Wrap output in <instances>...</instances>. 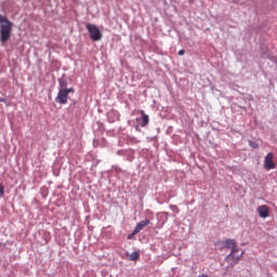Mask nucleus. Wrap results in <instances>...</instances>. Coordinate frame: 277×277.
I'll use <instances>...</instances> for the list:
<instances>
[{"instance_id": "nucleus-1", "label": "nucleus", "mask_w": 277, "mask_h": 277, "mask_svg": "<svg viewBox=\"0 0 277 277\" xmlns=\"http://www.w3.org/2000/svg\"><path fill=\"white\" fill-rule=\"evenodd\" d=\"M13 24L6 16L0 14V42L5 44L12 38Z\"/></svg>"}, {"instance_id": "nucleus-2", "label": "nucleus", "mask_w": 277, "mask_h": 277, "mask_svg": "<svg viewBox=\"0 0 277 277\" xmlns=\"http://www.w3.org/2000/svg\"><path fill=\"white\" fill-rule=\"evenodd\" d=\"M225 248L232 250L230 253L226 256V262L230 263V265H237V263H239V261H241V258L243 256V251L235 256V254L239 252V248H237V242L234 239L225 240Z\"/></svg>"}, {"instance_id": "nucleus-3", "label": "nucleus", "mask_w": 277, "mask_h": 277, "mask_svg": "<svg viewBox=\"0 0 277 277\" xmlns=\"http://www.w3.org/2000/svg\"><path fill=\"white\" fill-rule=\"evenodd\" d=\"M70 92H75V89H67L66 85L61 82L57 96L55 97V103L66 105V103H68V94Z\"/></svg>"}, {"instance_id": "nucleus-4", "label": "nucleus", "mask_w": 277, "mask_h": 277, "mask_svg": "<svg viewBox=\"0 0 277 277\" xmlns=\"http://www.w3.org/2000/svg\"><path fill=\"white\" fill-rule=\"evenodd\" d=\"M87 30L90 34V38L91 40H93V42H98V40L103 39V32H101V29L97 28L96 25L93 24H87Z\"/></svg>"}, {"instance_id": "nucleus-5", "label": "nucleus", "mask_w": 277, "mask_h": 277, "mask_svg": "<svg viewBox=\"0 0 277 277\" xmlns=\"http://www.w3.org/2000/svg\"><path fill=\"white\" fill-rule=\"evenodd\" d=\"M264 168L265 170H274L276 168V163L274 162V153L266 155L264 159Z\"/></svg>"}, {"instance_id": "nucleus-6", "label": "nucleus", "mask_w": 277, "mask_h": 277, "mask_svg": "<svg viewBox=\"0 0 277 277\" xmlns=\"http://www.w3.org/2000/svg\"><path fill=\"white\" fill-rule=\"evenodd\" d=\"M148 224H150V221H148V220L138 222L136 224L134 230L132 232V235H137L141 230H144V228H146V226H148Z\"/></svg>"}, {"instance_id": "nucleus-7", "label": "nucleus", "mask_w": 277, "mask_h": 277, "mask_svg": "<svg viewBox=\"0 0 277 277\" xmlns=\"http://www.w3.org/2000/svg\"><path fill=\"white\" fill-rule=\"evenodd\" d=\"M258 213L260 217H269V208L267 206L258 207Z\"/></svg>"}, {"instance_id": "nucleus-8", "label": "nucleus", "mask_w": 277, "mask_h": 277, "mask_svg": "<svg viewBox=\"0 0 277 277\" xmlns=\"http://www.w3.org/2000/svg\"><path fill=\"white\" fill-rule=\"evenodd\" d=\"M141 119H137V122H140L141 127H146L148 124V122H150V119L148 117V115H146V113H144V110H141Z\"/></svg>"}, {"instance_id": "nucleus-9", "label": "nucleus", "mask_w": 277, "mask_h": 277, "mask_svg": "<svg viewBox=\"0 0 277 277\" xmlns=\"http://www.w3.org/2000/svg\"><path fill=\"white\" fill-rule=\"evenodd\" d=\"M129 261H140V251H134L130 254Z\"/></svg>"}, {"instance_id": "nucleus-10", "label": "nucleus", "mask_w": 277, "mask_h": 277, "mask_svg": "<svg viewBox=\"0 0 277 277\" xmlns=\"http://www.w3.org/2000/svg\"><path fill=\"white\" fill-rule=\"evenodd\" d=\"M249 146H251V148H259V143L249 141Z\"/></svg>"}, {"instance_id": "nucleus-11", "label": "nucleus", "mask_w": 277, "mask_h": 277, "mask_svg": "<svg viewBox=\"0 0 277 277\" xmlns=\"http://www.w3.org/2000/svg\"><path fill=\"white\" fill-rule=\"evenodd\" d=\"M3 194H5V188L3 185H0V195L3 196Z\"/></svg>"}, {"instance_id": "nucleus-12", "label": "nucleus", "mask_w": 277, "mask_h": 277, "mask_svg": "<svg viewBox=\"0 0 277 277\" xmlns=\"http://www.w3.org/2000/svg\"><path fill=\"white\" fill-rule=\"evenodd\" d=\"M179 55H185V50H180Z\"/></svg>"}, {"instance_id": "nucleus-13", "label": "nucleus", "mask_w": 277, "mask_h": 277, "mask_svg": "<svg viewBox=\"0 0 277 277\" xmlns=\"http://www.w3.org/2000/svg\"><path fill=\"white\" fill-rule=\"evenodd\" d=\"M135 235H133V234H130L129 236H128V239H131L132 237H134Z\"/></svg>"}, {"instance_id": "nucleus-14", "label": "nucleus", "mask_w": 277, "mask_h": 277, "mask_svg": "<svg viewBox=\"0 0 277 277\" xmlns=\"http://www.w3.org/2000/svg\"><path fill=\"white\" fill-rule=\"evenodd\" d=\"M239 254H241V251L236 252V253H235V256H239Z\"/></svg>"}, {"instance_id": "nucleus-15", "label": "nucleus", "mask_w": 277, "mask_h": 277, "mask_svg": "<svg viewBox=\"0 0 277 277\" xmlns=\"http://www.w3.org/2000/svg\"><path fill=\"white\" fill-rule=\"evenodd\" d=\"M0 103H5V100L0 97Z\"/></svg>"}]
</instances>
